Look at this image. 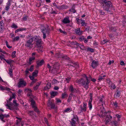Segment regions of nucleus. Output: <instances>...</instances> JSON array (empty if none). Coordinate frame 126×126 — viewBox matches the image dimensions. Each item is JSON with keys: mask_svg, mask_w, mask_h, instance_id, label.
Returning <instances> with one entry per match:
<instances>
[{"mask_svg": "<svg viewBox=\"0 0 126 126\" xmlns=\"http://www.w3.org/2000/svg\"><path fill=\"white\" fill-rule=\"evenodd\" d=\"M76 82L81 84L86 90H87L89 88L90 81H89L88 78L86 75H84L83 79H81L78 80L76 81Z\"/></svg>", "mask_w": 126, "mask_h": 126, "instance_id": "nucleus-1", "label": "nucleus"}, {"mask_svg": "<svg viewBox=\"0 0 126 126\" xmlns=\"http://www.w3.org/2000/svg\"><path fill=\"white\" fill-rule=\"evenodd\" d=\"M99 2L101 4L104 9L106 11H108L110 7H111L112 4L110 1L106 0H98Z\"/></svg>", "mask_w": 126, "mask_h": 126, "instance_id": "nucleus-2", "label": "nucleus"}, {"mask_svg": "<svg viewBox=\"0 0 126 126\" xmlns=\"http://www.w3.org/2000/svg\"><path fill=\"white\" fill-rule=\"evenodd\" d=\"M27 38L25 46L27 47H31L33 45V37L32 36L28 35Z\"/></svg>", "mask_w": 126, "mask_h": 126, "instance_id": "nucleus-3", "label": "nucleus"}, {"mask_svg": "<svg viewBox=\"0 0 126 126\" xmlns=\"http://www.w3.org/2000/svg\"><path fill=\"white\" fill-rule=\"evenodd\" d=\"M49 30L48 29L44 28L41 29V32L43 33V38L45 39L46 38V35H47L49 33Z\"/></svg>", "mask_w": 126, "mask_h": 126, "instance_id": "nucleus-4", "label": "nucleus"}, {"mask_svg": "<svg viewBox=\"0 0 126 126\" xmlns=\"http://www.w3.org/2000/svg\"><path fill=\"white\" fill-rule=\"evenodd\" d=\"M26 85V82L22 79H20L19 81L17 84L19 88L24 87Z\"/></svg>", "mask_w": 126, "mask_h": 126, "instance_id": "nucleus-5", "label": "nucleus"}, {"mask_svg": "<svg viewBox=\"0 0 126 126\" xmlns=\"http://www.w3.org/2000/svg\"><path fill=\"white\" fill-rule=\"evenodd\" d=\"M31 105L32 108L34 109V111L36 112H39L38 109H37L35 104V102L34 100H32L31 101Z\"/></svg>", "mask_w": 126, "mask_h": 126, "instance_id": "nucleus-6", "label": "nucleus"}, {"mask_svg": "<svg viewBox=\"0 0 126 126\" xmlns=\"http://www.w3.org/2000/svg\"><path fill=\"white\" fill-rule=\"evenodd\" d=\"M12 0H9L6 3V5L5 8V10L8 11L10 9V6L11 5V1Z\"/></svg>", "mask_w": 126, "mask_h": 126, "instance_id": "nucleus-7", "label": "nucleus"}, {"mask_svg": "<svg viewBox=\"0 0 126 126\" xmlns=\"http://www.w3.org/2000/svg\"><path fill=\"white\" fill-rule=\"evenodd\" d=\"M98 65V62L94 60L92 62L91 64V66L94 69Z\"/></svg>", "mask_w": 126, "mask_h": 126, "instance_id": "nucleus-8", "label": "nucleus"}, {"mask_svg": "<svg viewBox=\"0 0 126 126\" xmlns=\"http://www.w3.org/2000/svg\"><path fill=\"white\" fill-rule=\"evenodd\" d=\"M75 32L77 35H80L82 34L83 31H81L80 28H78L75 30Z\"/></svg>", "mask_w": 126, "mask_h": 126, "instance_id": "nucleus-9", "label": "nucleus"}, {"mask_svg": "<svg viewBox=\"0 0 126 126\" xmlns=\"http://www.w3.org/2000/svg\"><path fill=\"white\" fill-rule=\"evenodd\" d=\"M83 107H81V111L83 112V111H85L86 110L87 104L85 103H83Z\"/></svg>", "mask_w": 126, "mask_h": 126, "instance_id": "nucleus-10", "label": "nucleus"}, {"mask_svg": "<svg viewBox=\"0 0 126 126\" xmlns=\"http://www.w3.org/2000/svg\"><path fill=\"white\" fill-rule=\"evenodd\" d=\"M62 22L64 24H67L70 22V20L69 19V17H65L63 20Z\"/></svg>", "mask_w": 126, "mask_h": 126, "instance_id": "nucleus-11", "label": "nucleus"}, {"mask_svg": "<svg viewBox=\"0 0 126 126\" xmlns=\"http://www.w3.org/2000/svg\"><path fill=\"white\" fill-rule=\"evenodd\" d=\"M4 25L3 21L2 20L0 22V32L2 31L3 30Z\"/></svg>", "mask_w": 126, "mask_h": 126, "instance_id": "nucleus-12", "label": "nucleus"}, {"mask_svg": "<svg viewBox=\"0 0 126 126\" xmlns=\"http://www.w3.org/2000/svg\"><path fill=\"white\" fill-rule=\"evenodd\" d=\"M47 106H50L52 109L55 108V105L52 103L50 101H49L47 104Z\"/></svg>", "mask_w": 126, "mask_h": 126, "instance_id": "nucleus-13", "label": "nucleus"}, {"mask_svg": "<svg viewBox=\"0 0 126 126\" xmlns=\"http://www.w3.org/2000/svg\"><path fill=\"white\" fill-rule=\"evenodd\" d=\"M69 89L72 93H74L77 91L75 89L73 88V86L72 85H71L69 88Z\"/></svg>", "mask_w": 126, "mask_h": 126, "instance_id": "nucleus-14", "label": "nucleus"}, {"mask_svg": "<svg viewBox=\"0 0 126 126\" xmlns=\"http://www.w3.org/2000/svg\"><path fill=\"white\" fill-rule=\"evenodd\" d=\"M41 82H39L37 83L36 86L33 87V89L35 90H37L39 86L41 84Z\"/></svg>", "mask_w": 126, "mask_h": 126, "instance_id": "nucleus-15", "label": "nucleus"}, {"mask_svg": "<svg viewBox=\"0 0 126 126\" xmlns=\"http://www.w3.org/2000/svg\"><path fill=\"white\" fill-rule=\"evenodd\" d=\"M44 61L43 60H42L40 61H38L37 62V64L38 66H41L44 63Z\"/></svg>", "mask_w": 126, "mask_h": 126, "instance_id": "nucleus-16", "label": "nucleus"}, {"mask_svg": "<svg viewBox=\"0 0 126 126\" xmlns=\"http://www.w3.org/2000/svg\"><path fill=\"white\" fill-rule=\"evenodd\" d=\"M51 97H54L56 96L58 94V93L57 92L52 91L51 92Z\"/></svg>", "mask_w": 126, "mask_h": 126, "instance_id": "nucleus-17", "label": "nucleus"}, {"mask_svg": "<svg viewBox=\"0 0 126 126\" xmlns=\"http://www.w3.org/2000/svg\"><path fill=\"white\" fill-rule=\"evenodd\" d=\"M25 91L28 94L27 95L29 96L31 95V93L32 91L29 88L26 89Z\"/></svg>", "mask_w": 126, "mask_h": 126, "instance_id": "nucleus-18", "label": "nucleus"}, {"mask_svg": "<svg viewBox=\"0 0 126 126\" xmlns=\"http://www.w3.org/2000/svg\"><path fill=\"white\" fill-rule=\"evenodd\" d=\"M51 87V83H50L48 82L46 85V87L45 88V90L49 89Z\"/></svg>", "mask_w": 126, "mask_h": 126, "instance_id": "nucleus-19", "label": "nucleus"}, {"mask_svg": "<svg viewBox=\"0 0 126 126\" xmlns=\"http://www.w3.org/2000/svg\"><path fill=\"white\" fill-rule=\"evenodd\" d=\"M105 75H103V76H100L98 78V81H101L103 80H104V79L103 77H105Z\"/></svg>", "mask_w": 126, "mask_h": 126, "instance_id": "nucleus-20", "label": "nucleus"}, {"mask_svg": "<svg viewBox=\"0 0 126 126\" xmlns=\"http://www.w3.org/2000/svg\"><path fill=\"white\" fill-rule=\"evenodd\" d=\"M12 104H10L9 105L7 104L6 105V106L7 107V108L8 109L10 110H13L14 109V108L11 106Z\"/></svg>", "mask_w": 126, "mask_h": 126, "instance_id": "nucleus-21", "label": "nucleus"}, {"mask_svg": "<svg viewBox=\"0 0 126 126\" xmlns=\"http://www.w3.org/2000/svg\"><path fill=\"white\" fill-rule=\"evenodd\" d=\"M110 87L111 89H115L116 88L115 85L113 83H112L111 84H110Z\"/></svg>", "mask_w": 126, "mask_h": 126, "instance_id": "nucleus-22", "label": "nucleus"}, {"mask_svg": "<svg viewBox=\"0 0 126 126\" xmlns=\"http://www.w3.org/2000/svg\"><path fill=\"white\" fill-rule=\"evenodd\" d=\"M9 72L8 74H9L10 76L11 77H12L13 76V74L12 73L13 70L12 68H9Z\"/></svg>", "mask_w": 126, "mask_h": 126, "instance_id": "nucleus-23", "label": "nucleus"}, {"mask_svg": "<svg viewBox=\"0 0 126 126\" xmlns=\"http://www.w3.org/2000/svg\"><path fill=\"white\" fill-rule=\"evenodd\" d=\"M41 39L40 37H39L38 39H37L36 41V42L37 43V45H39L41 44Z\"/></svg>", "mask_w": 126, "mask_h": 126, "instance_id": "nucleus-24", "label": "nucleus"}, {"mask_svg": "<svg viewBox=\"0 0 126 126\" xmlns=\"http://www.w3.org/2000/svg\"><path fill=\"white\" fill-rule=\"evenodd\" d=\"M120 92L119 91H118L114 94V96L115 97H118L120 96Z\"/></svg>", "mask_w": 126, "mask_h": 126, "instance_id": "nucleus-25", "label": "nucleus"}, {"mask_svg": "<svg viewBox=\"0 0 126 126\" xmlns=\"http://www.w3.org/2000/svg\"><path fill=\"white\" fill-rule=\"evenodd\" d=\"M72 110V109L70 108H67L64 110V112H69Z\"/></svg>", "mask_w": 126, "mask_h": 126, "instance_id": "nucleus-26", "label": "nucleus"}, {"mask_svg": "<svg viewBox=\"0 0 126 126\" xmlns=\"http://www.w3.org/2000/svg\"><path fill=\"white\" fill-rule=\"evenodd\" d=\"M4 56L3 54H2V53L0 54V59L1 60H5V59L4 58Z\"/></svg>", "mask_w": 126, "mask_h": 126, "instance_id": "nucleus-27", "label": "nucleus"}, {"mask_svg": "<svg viewBox=\"0 0 126 126\" xmlns=\"http://www.w3.org/2000/svg\"><path fill=\"white\" fill-rule=\"evenodd\" d=\"M38 71L37 70H35L34 72L32 73V75L35 77L37 76V74L38 73Z\"/></svg>", "mask_w": 126, "mask_h": 126, "instance_id": "nucleus-28", "label": "nucleus"}, {"mask_svg": "<svg viewBox=\"0 0 126 126\" xmlns=\"http://www.w3.org/2000/svg\"><path fill=\"white\" fill-rule=\"evenodd\" d=\"M11 27L12 28H14L16 29L18 28L17 26L14 23H13L11 26Z\"/></svg>", "mask_w": 126, "mask_h": 126, "instance_id": "nucleus-29", "label": "nucleus"}, {"mask_svg": "<svg viewBox=\"0 0 126 126\" xmlns=\"http://www.w3.org/2000/svg\"><path fill=\"white\" fill-rule=\"evenodd\" d=\"M67 96L66 92H64V93H63L62 94V97L63 98H64L66 97Z\"/></svg>", "mask_w": 126, "mask_h": 126, "instance_id": "nucleus-30", "label": "nucleus"}, {"mask_svg": "<svg viewBox=\"0 0 126 126\" xmlns=\"http://www.w3.org/2000/svg\"><path fill=\"white\" fill-rule=\"evenodd\" d=\"M109 40L107 39L104 40L101 42V44H104L108 42Z\"/></svg>", "mask_w": 126, "mask_h": 126, "instance_id": "nucleus-31", "label": "nucleus"}, {"mask_svg": "<svg viewBox=\"0 0 126 126\" xmlns=\"http://www.w3.org/2000/svg\"><path fill=\"white\" fill-rule=\"evenodd\" d=\"M4 118V116L3 114H1L0 115V119L1 120L3 121L4 122H5V121L3 120V119Z\"/></svg>", "mask_w": 126, "mask_h": 126, "instance_id": "nucleus-32", "label": "nucleus"}, {"mask_svg": "<svg viewBox=\"0 0 126 126\" xmlns=\"http://www.w3.org/2000/svg\"><path fill=\"white\" fill-rule=\"evenodd\" d=\"M19 39V37L18 36H17L13 38V41H18Z\"/></svg>", "mask_w": 126, "mask_h": 126, "instance_id": "nucleus-33", "label": "nucleus"}, {"mask_svg": "<svg viewBox=\"0 0 126 126\" xmlns=\"http://www.w3.org/2000/svg\"><path fill=\"white\" fill-rule=\"evenodd\" d=\"M72 94H70L69 95L67 101L69 102L71 101L72 97Z\"/></svg>", "mask_w": 126, "mask_h": 126, "instance_id": "nucleus-34", "label": "nucleus"}, {"mask_svg": "<svg viewBox=\"0 0 126 126\" xmlns=\"http://www.w3.org/2000/svg\"><path fill=\"white\" fill-rule=\"evenodd\" d=\"M35 59V58L34 57H33L30 58L29 59V63L30 64H31V62L32 61L34 60Z\"/></svg>", "mask_w": 126, "mask_h": 126, "instance_id": "nucleus-35", "label": "nucleus"}, {"mask_svg": "<svg viewBox=\"0 0 126 126\" xmlns=\"http://www.w3.org/2000/svg\"><path fill=\"white\" fill-rule=\"evenodd\" d=\"M76 119L75 118H73L72 119V121L71 122V124H72L73 123H74V124H75L76 123Z\"/></svg>", "mask_w": 126, "mask_h": 126, "instance_id": "nucleus-36", "label": "nucleus"}, {"mask_svg": "<svg viewBox=\"0 0 126 126\" xmlns=\"http://www.w3.org/2000/svg\"><path fill=\"white\" fill-rule=\"evenodd\" d=\"M37 81L36 79H34L31 82L30 84V86H31L33 85Z\"/></svg>", "mask_w": 126, "mask_h": 126, "instance_id": "nucleus-37", "label": "nucleus"}, {"mask_svg": "<svg viewBox=\"0 0 126 126\" xmlns=\"http://www.w3.org/2000/svg\"><path fill=\"white\" fill-rule=\"evenodd\" d=\"M16 51H14L13 52L12 54V57L14 58L16 56Z\"/></svg>", "mask_w": 126, "mask_h": 126, "instance_id": "nucleus-38", "label": "nucleus"}, {"mask_svg": "<svg viewBox=\"0 0 126 126\" xmlns=\"http://www.w3.org/2000/svg\"><path fill=\"white\" fill-rule=\"evenodd\" d=\"M99 101L100 103H101L102 105L103 106V104L104 103V102L103 99L101 98H100Z\"/></svg>", "mask_w": 126, "mask_h": 126, "instance_id": "nucleus-39", "label": "nucleus"}, {"mask_svg": "<svg viewBox=\"0 0 126 126\" xmlns=\"http://www.w3.org/2000/svg\"><path fill=\"white\" fill-rule=\"evenodd\" d=\"M22 92V91L20 89H19L18 91L17 92V93H18V96H20L21 95V93Z\"/></svg>", "mask_w": 126, "mask_h": 126, "instance_id": "nucleus-40", "label": "nucleus"}, {"mask_svg": "<svg viewBox=\"0 0 126 126\" xmlns=\"http://www.w3.org/2000/svg\"><path fill=\"white\" fill-rule=\"evenodd\" d=\"M59 82L57 80L55 79H53L52 81V83L53 84H56Z\"/></svg>", "mask_w": 126, "mask_h": 126, "instance_id": "nucleus-41", "label": "nucleus"}, {"mask_svg": "<svg viewBox=\"0 0 126 126\" xmlns=\"http://www.w3.org/2000/svg\"><path fill=\"white\" fill-rule=\"evenodd\" d=\"M13 103L15 106H17L18 105V104L16 103V100H13Z\"/></svg>", "mask_w": 126, "mask_h": 126, "instance_id": "nucleus-42", "label": "nucleus"}, {"mask_svg": "<svg viewBox=\"0 0 126 126\" xmlns=\"http://www.w3.org/2000/svg\"><path fill=\"white\" fill-rule=\"evenodd\" d=\"M28 18V16H27L25 15L23 17L22 19L24 21H26L27 20Z\"/></svg>", "mask_w": 126, "mask_h": 126, "instance_id": "nucleus-43", "label": "nucleus"}, {"mask_svg": "<svg viewBox=\"0 0 126 126\" xmlns=\"http://www.w3.org/2000/svg\"><path fill=\"white\" fill-rule=\"evenodd\" d=\"M28 113L29 115L32 116L34 114V112L33 111H29Z\"/></svg>", "mask_w": 126, "mask_h": 126, "instance_id": "nucleus-44", "label": "nucleus"}, {"mask_svg": "<svg viewBox=\"0 0 126 126\" xmlns=\"http://www.w3.org/2000/svg\"><path fill=\"white\" fill-rule=\"evenodd\" d=\"M88 107L90 110H91L92 108V103H88Z\"/></svg>", "mask_w": 126, "mask_h": 126, "instance_id": "nucleus-45", "label": "nucleus"}, {"mask_svg": "<svg viewBox=\"0 0 126 126\" xmlns=\"http://www.w3.org/2000/svg\"><path fill=\"white\" fill-rule=\"evenodd\" d=\"M71 79V78L70 77L67 78L66 79V81L67 83H68L70 81Z\"/></svg>", "mask_w": 126, "mask_h": 126, "instance_id": "nucleus-46", "label": "nucleus"}, {"mask_svg": "<svg viewBox=\"0 0 126 126\" xmlns=\"http://www.w3.org/2000/svg\"><path fill=\"white\" fill-rule=\"evenodd\" d=\"M6 46L8 48H10L12 47V46H9L8 44V42L7 41H6Z\"/></svg>", "mask_w": 126, "mask_h": 126, "instance_id": "nucleus-47", "label": "nucleus"}, {"mask_svg": "<svg viewBox=\"0 0 126 126\" xmlns=\"http://www.w3.org/2000/svg\"><path fill=\"white\" fill-rule=\"evenodd\" d=\"M5 61L6 62L9 64H10L11 63V62H12V61L11 60H6L5 59Z\"/></svg>", "mask_w": 126, "mask_h": 126, "instance_id": "nucleus-48", "label": "nucleus"}, {"mask_svg": "<svg viewBox=\"0 0 126 126\" xmlns=\"http://www.w3.org/2000/svg\"><path fill=\"white\" fill-rule=\"evenodd\" d=\"M29 77L30 79L32 80H34V79L35 77L34 76H33L32 75V76L30 75Z\"/></svg>", "mask_w": 126, "mask_h": 126, "instance_id": "nucleus-49", "label": "nucleus"}, {"mask_svg": "<svg viewBox=\"0 0 126 126\" xmlns=\"http://www.w3.org/2000/svg\"><path fill=\"white\" fill-rule=\"evenodd\" d=\"M79 47L82 50H84L85 49V47L82 45H80L79 46Z\"/></svg>", "mask_w": 126, "mask_h": 126, "instance_id": "nucleus-50", "label": "nucleus"}, {"mask_svg": "<svg viewBox=\"0 0 126 126\" xmlns=\"http://www.w3.org/2000/svg\"><path fill=\"white\" fill-rule=\"evenodd\" d=\"M33 65H32L30 68L29 69V70L31 72H32L33 71Z\"/></svg>", "mask_w": 126, "mask_h": 126, "instance_id": "nucleus-51", "label": "nucleus"}, {"mask_svg": "<svg viewBox=\"0 0 126 126\" xmlns=\"http://www.w3.org/2000/svg\"><path fill=\"white\" fill-rule=\"evenodd\" d=\"M0 52H1L3 54H7V53L4 50H3L0 48Z\"/></svg>", "mask_w": 126, "mask_h": 126, "instance_id": "nucleus-52", "label": "nucleus"}, {"mask_svg": "<svg viewBox=\"0 0 126 126\" xmlns=\"http://www.w3.org/2000/svg\"><path fill=\"white\" fill-rule=\"evenodd\" d=\"M0 90L2 91L5 90V87H4L2 86H0Z\"/></svg>", "mask_w": 126, "mask_h": 126, "instance_id": "nucleus-53", "label": "nucleus"}, {"mask_svg": "<svg viewBox=\"0 0 126 126\" xmlns=\"http://www.w3.org/2000/svg\"><path fill=\"white\" fill-rule=\"evenodd\" d=\"M59 31L61 33H63L64 34H66V32L65 31H63L61 29H59Z\"/></svg>", "mask_w": 126, "mask_h": 126, "instance_id": "nucleus-54", "label": "nucleus"}, {"mask_svg": "<svg viewBox=\"0 0 126 126\" xmlns=\"http://www.w3.org/2000/svg\"><path fill=\"white\" fill-rule=\"evenodd\" d=\"M18 31L20 32L24 30H26L25 28H19V29H18Z\"/></svg>", "mask_w": 126, "mask_h": 126, "instance_id": "nucleus-55", "label": "nucleus"}, {"mask_svg": "<svg viewBox=\"0 0 126 126\" xmlns=\"http://www.w3.org/2000/svg\"><path fill=\"white\" fill-rule=\"evenodd\" d=\"M79 40L80 41H82L84 39V38L83 36H82L79 38Z\"/></svg>", "mask_w": 126, "mask_h": 126, "instance_id": "nucleus-56", "label": "nucleus"}, {"mask_svg": "<svg viewBox=\"0 0 126 126\" xmlns=\"http://www.w3.org/2000/svg\"><path fill=\"white\" fill-rule=\"evenodd\" d=\"M99 12H100V14L102 15H103L105 13L103 12L102 10H99Z\"/></svg>", "mask_w": 126, "mask_h": 126, "instance_id": "nucleus-57", "label": "nucleus"}, {"mask_svg": "<svg viewBox=\"0 0 126 126\" xmlns=\"http://www.w3.org/2000/svg\"><path fill=\"white\" fill-rule=\"evenodd\" d=\"M114 62V61L113 60H112L111 61L110 60L108 64L109 65H110L111 64L113 63Z\"/></svg>", "mask_w": 126, "mask_h": 126, "instance_id": "nucleus-58", "label": "nucleus"}, {"mask_svg": "<svg viewBox=\"0 0 126 126\" xmlns=\"http://www.w3.org/2000/svg\"><path fill=\"white\" fill-rule=\"evenodd\" d=\"M92 101V97H90V99L88 103H91Z\"/></svg>", "mask_w": 126, "mask_h": 126, "instance_id": "nucleus-59", "label": "nucleus"}, {"mask_svg": "<svg viewBox=\"0 0 126 126\" xmlns=\"http://www.w3.org/2000/svg\"><path fill=\"white\" fill-rule=\"evenodd\" d=\"M59 87L57 86H55L54 88V89L55 90H58L59 89Z\"/></svg>", "mask_w": 126, "mask_h": 126, "instance_id": "nucleus-60", "label": "nucleus"}, {"mask_svg": "<svg viewBox=\"0 0 126 126\" xmlns=\"http://www.w3.org/2000/svg\"><path fill=\"white\" fill-rule=\"evenodd\" d=\"M53 5L55 7H56L58 8H59V7L57 5V4H56V3H53Z\"/></svg>", "mask_w": 126, "mask_h": 126, "instance_id": "nucleus-61", "label": "nucleus"}, {"mask_svg": "<svg viewBox=\"0 0 126 126\" xmlns=\"http://www.w3.org/2000/svg\"><path fill=\"white\" fill-rule=\"evenodd\" d=\"M120 64L124 66L125 64V63L124 61H122L121 62Z\"/></svg>", "mask_w": 126, "mask_h": 126, "instance_id": "nucleus-62", "label": "nucleus"}, {"mask_svg": "<svg viewBox=\"0 0 126 126\" xmlns=\"http://www.w3.org/2000/svg\"><path fill=\"white\" fill-rule=\"evenodd\" d=\"M70 11L71 12L73 13H75L76 12L75 10L74 9H72L70 10Z\"/></svg>", "mask_w": 126, "mask_h": 126, "instance_id": "nucleus-63", "label": "nucleus"}, {"mask_svg": "<svg viewBox=\"0 0 126 126\" xmlns=\"http://www.w3.org/2000/svg\"><path fill=\"white\" fill-rule=\"evenodd\" d=\"M12 98H14L15 99L16 98V95L15 93H13L12 94Z\"/></svg>", "mask_w": 126, "mask_h": 126, "instance_id": "nucleus-64", "label": "nucleus"}]
</instances>
